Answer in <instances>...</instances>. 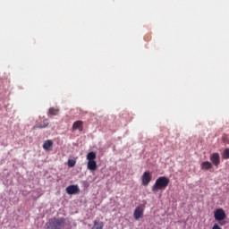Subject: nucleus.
<instances>
[{
	"label": "nucleus",
	"mask_w": 229,
	"mask_h": 229,
	"mask_svg": "<svg viewBox=\"0 0 229 229\" xmlns=\"http://www.w3.org/2000/svg\"><path fill=\"white\" fill-rule=\"evenodd\" d=\"M66 220L64 217L59 218H52L49 220L47 224L48 229H64L65 228Z\"/></svg>",
	"instance_id": "nucleus-2"
},
{
	"label": "nucleus",
	"mask_w": 229,
	"mask_h": 229,
	"mask_svg": "<svg viewBox=\"0 0 229 229\" xmlns=\"http://www.w3.org/2000/svg\"><path fill=\"white\" fill-rule=\"evenodd\" d=\"M103 226H105V224H103V222L95 221L92 229H103Z\"/></svg>",
	"instance_id": "nucleus-14"
},
{
	"label": "nucleus",
	"mask_w": 229,
	"mask_h": 229,
	"mask_svg": "<svg viewBox=\"0 0 229 229\" xmlns=\"http://www.w3.org/2000/svg\"><path fill=\"white\" fill-rule=\"evenodd\" d=\"M88 169L89 171H96L98 169V163L96 162V153L91 151L87 155Z\"/></svg>",
	"instance_id": "nucleus-3"
},
{
	"label": "nucleus",
	"mask_w": 229,
	"mask_h": 229,
	"mask_svg": "<svg viewBox=\"0 0 229 229\" xmlns=\"http://www.w3.org/2000/svg\"><path fill=\"white\" fill-rule=\"evenodd\" d=\"M43 148L46 149V151H51V149H53V140H47L43 144Z\"/></svg>",
	"instance_id": "nucleus-11"
},
{
	"label": "nucleus",
	"mask_w": 229,
	"mask_h": 229,
	"mask_svg": "<svg viewBox=\"0 0 229 229\" xmlns=\"http://www.w3.org/2000/svg\"><path fill=\"white\" fill-rule=\"evenodd\" d=\"M72 130L73 131L79 130V131H83V122L82 121H76L72 124Z\"/></svg>",
	"instance_id": "nucleus-9"
},
{
	"label": "nucleus",
	"mask_w": 229,
	"mask_h": 229,
	"mask_svg": "<svg viewBox=\"0 0 229 229\" xmlns=\"http://www.w3.org/2000/svg\"><path fill=\"white\" fill-rule=\"evenodd\" d=\"M214 217L216 221H223L226 219V213H225L223 208H218L215 211Z\"/></svg>",
	"instance_id": "nucleus-6"
},
{
	"label": "nucleus",
	"mask_w": 229,
	"mask_h": 229,
	"mask_svg": "<svg viewBox=\"0 0 229 229\" xmlns=\"http://www.w3.org/2000/svg\"><path fill=\"white\" fill-rule=\"evenodd\" d=\"M222 158L224 160H228L229 159V148H225L224 152L222 153Z\"/></svg>",
	"instance_id": "nucleus-15"
},
{
	"label": "nucleus",
	"mask_w": 229,
	"mask_h": 229,
	"mask_svg": "<svg viewBox=\"0 0 229 229\" xmlns=\"http://www.w3.org/2000/svg\"><path fill=\"white\" fill-rule=\"evenodd\" d=\"M220 225L223 226V224L220 223Z\"/></svg>",
	"instance_id": "nucleus-18"
},
{
	"label": "nucleus",
	"mask_w": 229,
	"mask_h": 229,
	"mask_svg": "<svg viewBox=\"0 0 229 229\" xmlns=\"http://www.w3.org/2000/svg\"><path fill=\"white\" fill-rule=\"evenodd\" d=\"M169 178L166 176H160L156 180V182L152 186V192L157 193L158 191H165L169 186Z\"/></svg>",
	"instance_id": "nucleus-1"
},
{
	"label": "nucleus",
	"mask_w": 229,
	"mask_h": 229,
	"mask_svg": "<svg viewBox=\"0 0 229 229\" xmlns=\"http://www.w3.org/2000/svg\"><path fill=\"white\" fill-rule=\"evenodd\" d=\"M133 217L136 221H139V219H142V217H144V208H142V206H138L135 208Z\"/></svg>",
	"instance_id": "nucleus-4"
},
{
	"label": "nucleus",
	"mask_w": 229,
	"mask_h": 229,
	"mask_svg": "<svg viewBox=\"0 0 229 229\" xmlns=\"http://www.w3.org/2000/svg\"><path fill=\"white\" fill-rule=\"evenodd\" d=\"M47 126H49V122L47 121V119H45L42 121V123L36 124L35 128H39L40 130H42L44 128H47Z\"/></svg>",
	"instance_id": "nucleus-12"
},
{
	"label": "nucleus",
	"mask_w": 229,
	"mask_h": 229,
	"mask_svg": "<svg viewBox=\"0 0 229 229\" xmlns=\"http://www.w3.org/2000/svg\"><path fill=\"white\" fill-rule=\"evenodd\" d=\"M212 163L209 161H204L200 165V169H202V171H208V169H212Z\"/></svg>",
	"instance_id": "nucleus-10"
},
{
	"label": "nucleus",
	"mask_w": 229,
	"mask_h": 229,
	"mask_svg": "<svg viewBox=\"0 0 229 229\" xmlns=\"http://www.w3.org/2000/svg\"><path fill=\"white\" fill-rule=\"evenodd\" d=\"M76 165V161L74 159H69L68 160V166L69 167H74Z\"/></svg>",
	"instance_id": "nucleus-16"
},
{
	"label": "nucleus",
	"mask_w": 229,
	"mask_h": 229,
	"mask_svg": "<svg viewBox=\"0 0 229 229\" xmlns=\"http://www.w3.org/2000/svg\"><path fill=\"white\" fill-rule=\"evenodd\" d=\"M151 178H152L151 173L144 172L141 176L142 185H144V187H148V185H149V183L151 182Z\"/></svg>",
	"instance_id": "nucleus-7"
},
{
	"label": "nucleus",
	"mask_w": 229,
	"mask_h": 229,
	"mask_svg": "<svg viewBox=\"0 0 229 229\" xmlns=\"http://www.w3.org/2000/svg\"><path fill=\"white\" fill-rule=\"evenodd\" d=\"M60 114V109L58 107H50L48 109V115H58Z\"/></svg>",
	"instance_id": "nucleus-13"
},
{
	"label": "nucleus",
	"mask_w": 229,
	"mask_h": 229,
	"mask_svg": "<svg viewBox=\"0 0 229 229\" xmlns=\"http://www.w3.org/2000/svg\"><path fill=\"white\" fill-rule=\"evenodd\" d=\"M212 229H222L221 226H219V225L215 224L212 227Z\"/></svg>",
	"instance_id": "nucleus-17"
},
{
	"label": "nucleus",
	"mask_w": 229,
	"mask_h": 229,
	"mask_svg": "<svg viewBox=\"0 0 229 229\" xmlns=\"http://www.w3.org/2000/svg\"><path fill=\"white\" fill-rule=\"evenodd\" d=\"M67 194H78L80 192V188L78 185H70L66 188Z\"/></svg>",
	"instance_id": "nucleus-8"
},
{
	"label": "nucleus",
	"mask_w": 229,
	"mask_h": 229,
	"mask_svg": "<svg viewBox=\"0 0 229 229\" xmlns=\"http://www.w3.org/2000/svg\"><path fill=\"white\" fill-rule=\"evenodd\" d=\"M209 159L212 162L211 164H213V165H215L216 167H217L221 164V157L217 152L211 154Z\"/></svg>",
	"instance_id": "nucleus-5"
}]
</instances>
